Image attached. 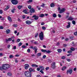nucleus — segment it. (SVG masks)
Here are the masks:
<instances>
[{
    "mask_svg": "<svg viewBox=\"0 0 77 77\" xmlns=\"http://www.w3.org/2000/svg\"><path fill=\"white\" fill-rule=\"evenodd\" d=\"M23 12H24L25 14H27V10L26 9H25V10H23Z\"/></svg>",
    "mask_w": 77,
    "mask_h": 77,
    "instance_id": "21",
    "label": "nucleus"
},
{
    "mask_svg": "<svg viewBox=\"0 0 77 77\" xmlns=\"http://www.w3.org/2000/svg\"><path fill=\"white\" fill-rule=\"evenodd\" d=\"M31 66L33 67H38V66L36 64H32Z\"/></svg>",
    "mask_w": 77,
    "mask_h": 77,
    "instance_id": "20",
    "label": "nucleus"
},
{
    "mask_svg": "<svg viewBox=\"0 0 77 77\" xmlns=\"http://www.w3.org/2000/svg\"><path fill=\"white\" fill-rule=\"evenodd\" d=\"M66 60H67V61L68 62H70V61H71V60L70 59H67Z\"/></svg>",
    "mask_w": 77,
    "mask_h": 77,
    "instance_id": "50",
    "label": "nucleus"
},
{
    "mask_svg": "<svg viewBox=\"0 0 77 77\" xmlns=\"http://www.w3.org/2000/svg\"><path fill=\"white\" fill-rule=\"evenodd\" d=\"M66 66H64L63 67H62L61 70L62 71H64V70H65L66 69Z\"/></svg>",
    "mask_w": 77,
    "mask_h": 77,
    "instance_id": "18",
    "label": "nucleus"
},
{
    "mask_svg": "<svg viewBox=\"0 0 77 77\" xmlns=\"http://www.w3.org/2000/svg\"><path fill=\"white\" fill-rule=\"evenodd\" d=\"M29 71H26L24 72L25 75L26 77H31L32 76L31 72H35V69H33L32 68H30L29 69Z\"/></svg>",
    "mask_w": 77,
    "mask_h": 77,
    "instance_id": "1",
    "label": "nucleus"
},
{
    "mask_svg": "<svg viewBox=\"0 0 77 77\" xmlns=\"http://www.w3.org/2000/svg\"><path fill=\"white\" fill-rule=\"evenodd\" d=\"M10 32H11V30L9 29H8L6 30V33L7 34H9Z\"/></svg>",
    "mask_w": 77,
    "mask_h": 77,
    "instance_id": "16",
    "label": "nucleus"
},
{
    "mask_svg": "<svg viewBox=\"0 0 77 77\" xmlns=\"http://www.w3.org/2000/svg\"><path fill=\"white\" fill-rule=\"evenodd\" d=\"M75 50V48H73V47H71L70 48V50H71V51H74V50Z\"/></svg>",
    "mask_w": 77,
    "mask_h": 77,
    "instance_id": "26",
    "label": "nucleus"
},
{
    "mask_svg": "<svg viewBox=\"0 0 77 77\" xmlns=\"http://www.w3.org/2000/svg\"><path fill=\"white\" fill-rule=\"evenodd\" d=\"M72 69H70V70H67L66 73L67 74H68L69 73V74H71L72 72Z\"/></svg>",
    "mask_w": 77,
    "mask_h": 77,
    "instance_id": "8",
    "label": "nucleus"
},
{
    "mask_svg": "<svg viewBox=\"0 0 77 77\" xmlns=\"http://www.w3.org/2000/svg\"><path fill=\"white\" fill-rule=\"evenodd\" d=\"M74 19L72 17L70 16L69 18L68 19V20H69V21H71V20H72Z\"/></svg>",
    "mask_w": 77,
    "mask_h": 77,
    "instance_id": "17",
    "label": "nucleus"
},
{
    "mask_svg": "<svg viewBox=\"0 0 77 77\" xmlns=\"http://www.w3.org/2000/svg\"><path fill=\"white\" fill-rule=\"evenodd\" d=\"M34 43L35 44H38V42L35 41Z\"/></svg>",
    "mask_w": 77,
    "mask_h": 77,
    "instance_id": "46",
    "label": "nucleus"
},
{
    "mask_svg": "<svg viewBox=\"0 0 77 77\" xmlns=\"http://www.w3.org/2000/svg\"><path fill=\"white\" fill-rule=\"evenodd\" d=\"M0 29H3V27L2 26H0Z\"/></svg>",
    "mask_w": 77,
    "mask_h": 77,
    "instance_id": "54",
    "label": "nucleus"
},
{
    "mask_svg": "<svg viewBox=\"0 0 77 77\" xmlns=\"http://www.w3.org/2000/svg\"><path fill=\"white\" fill-rule=\"evenodd\" d=\"M71 55H72V54H68L67 55V56H71Z\"/></svg>",
    "mask_w": 77,
    "mask_h": 77,
    "instance_id": "49",
    "label": "nucleus"
},
{
    "mask_svg": "<svg viewBox=\"0 0 77 77\" xmlns=\"http://www.w3.org/2000/svg\"><path fill=\"white\" fill-rule=\"evenodd\" d=\"M74 35L75 36H77V31L74 33Z\"/></svg>",
    "mask_w": 77,
    "mask_h": 77,
    "instance_id": "60",
    "label": "nucleus"
},
{
    "mask_svg": "<svg viewBox=\"0 0 77 77\" xmlns=\"http://www.w3.org/2000/svg\"><path fill=\"white\" fill-rule=\"evenodd\" d=\"M27 51L28 53H30V49H28L27 50Z\"/></svg>",
    "mask_w": 77,
    "mask_h": 77,
    "instance_id": "47",
    "label": "nucleus"
},
{
    "mask_svg": "<svg viewBox=\"0 0 77 77\" xmlns=\"http://www.w3.org/2000/svg\"><path fill=\"white\" fill-rule=\"evenodd\" d=\"M42 29H43V30H45V29H46V28H45V26H42Z\"/></svg>",
    "mask_w": 77,
    "mask_h": 77,
    "instance_id": "41",
    "label": "nucleus"
},
{
    "mask_svg": "<svg viewBox=\"0 0 77 77\" xmlns=\"http://www.w3.org/2000/svg\"><path fill=\"white\" fill-rule=\"evenodd\" d=\"M42 54L41 52L38 53L37 54V55L39 57L40 56H41Z\"/></svg>",
    "mask_w": 77,
    "mask_h": 77,
    "instance_id": "25",
    "label": "nucleus"
},
{
    "mask_svg": "<svg viewBox=\"0 0 77 77\" xmlns=\"http://www.w3.org/2000/svg\"><path fill=\"white\" fill-rule=\"evenodd\" d=\"M71 27V26H69V25H67L66 26V27L67 28H69V27Z\"/></svg>",
    "mask_w": 77,
    "mask_h": 77,
    "instance_id": "55",
    "label": "nucleus"
},
{
    "mask_svg": "<svg viewBox=\"0 0 77 77\" xmlns=\"http://www.w3.org/2000/svg\"><path fill=\"white\" fill-rule=\"evenodd\" d=\"M9 6H7V8H5L4 9V10L5 11H6V10H8V9H9Z\"/></svg>",
    "mask_w": 77,
    "mask_h": 77,
    "instance_id": "28",
    "label": "nucleus"
},
{
    "mask_svg": "<svg viewBox=\"0 0 77 77\" xmlns=\"http://www.w3.org/2000/svg\"><path fill=\"white\" fill-rule=\"evenodd\" d=\"M11 67V65L9 64H5L2 65V66L1 69V71H3V69L5 70H6L8 69H9V68Z\"/></svg>",
    "mask_w": 77,
    "mask_h": 77,
    "instance_id": "2",
    "label": "nucleus"
},
{
    "mask_svg": "<svg viewBox=\"0 0 77 77\" xmlns=\"http://www.w3.org/2000/svg\"><path fill=\"white\" fill-rule=\"evenodd\" d=\"M20 39H18L17 40V42H19L20 41Z\"/></svg>",
    "mask_w": 77,
    "mask_h": 77,
    "instance_id": "51",
    "label": "nucleus"
},
{
    "mask_svg": "<svg viewBox=\"0 0 77 77\" xmlns=\"http://www.w3.org/2000/svg\"><path fill=\"white\" fill-rule=\"evenodd\" d=\"M11 2L12 4L13 5H17V4H18V2L17 0H11Z\"/></svg>",
    "mask_w": 77,
    "mask_h": 77,
    "instance_id": "6",
    "label": "nucleus"
},
{
    "mask_svg": "<svg viewBox=\"0 0 77 77\" xmlns=\"http://www.w3.org/2000/svg\"><path fill=\"white\" fill-rule=\"evenodd\" d=\"M53 17L54 18H56L57 17V15L55 13H54L53 14Z\"/></svg>",
    "mask_w": 77,
    "mask_h": 77,
    "instance_id": "24",
    "label": "nucleus"
},
{
    "mask_svg": "<svg viewBox=\"0 0 77 77\" xmlns=\"http://www.w3.org/2000/svg\"><path fill=\"white\" fill-rule=\"evenodd\" d=\"M26 24L30 25L32 23V22L29 20H26Z\"/></svg>",
    "mask_w": 77,
    "mask_h": 77,
    "instance_id": "13",
    "label": "nucleus"
},
{
    "mask_svg": "<svg viewBox=\"0 0 77 77\" xmlns=\"http://www.w3.org/2000/svg\"><path fill=\"white\" fill-rule=\"evenodd\" d=\"M1 20H5V18L3 17H2L1 19Z\"/></svg>",
    "mask_w": 77,
    "mask_h": 77,
    "instance_id": "63",
    "label": "nucleus"
},
{
    "mask_svg": "<svg viewBox=\"0 0 77 77\" xmlns=\"http://www.w3.org/2000/svg\"><path fill=\"white\" fill-rule=\"evenodd\" d=\"M37 71H40V68H37Z\"/></svg>",
    "mask_w": 77,
    "mask_h": 77,
    "instance_id": "48",
    "label": "nucleus"
},
{
    "mask_svg": "<svg viewBox=\"0 0 77 77\" xmlns=\"http://www.w3.org/2000/svg\"><path fill=\"white\" fill-rule=\"evenodd\" d=\"M46 57H47V56H46V55H44L42 57V58L43 59H45V58Z\"/></svg>",
    "mask_w": 77,
    "mask_h": 77,
    "instance_id": "45",
    "label": "nucleus"
},
{
    "mask_svg": "<svg viewBox=\"0 0 77 77\" xmlns=\"http://www.w3.org/2000/svg\"><path fill=\"white\" fill-rule=\"evenodd\" d=\"M17 21L19 22H21V21H22V20H20V19L19 18H18V19H17Z\"/></svg>",
    "mask_w": 77,
    "mask_h": 77,
    "instance_id": "39",
    "label": "nucleus"
},
{
    "mask_svg": "<svg viewBox=\"0 0 77 77\" xmlns=\"http://www.w3.org/2000/svg\"><path fill=\"white\" fill-rule=\"evenodd\" d=\"M29 11L30 13H34L35 12V10L34 8H32Z\"/></svg>",
    "mask_w": 77,
    "mask_h": 77,
    "instance_id": "11",
    "label": "nucleus"
},
{
    "mask_svg": "<svg viewBox=\"0 0 77 77\" xmlns=\"http://www.w3.org/2000/svg\"><path fill=\"white\" fill-rule=\"evenodd\" d=\"M51 67L52 69L56 68V63L53 62L51 64Z\"/></svg>",
    "mask_w": 77,
    "mask_h": 77,
    "instance_id": "7",
    "label": "nucleus"
},
{
    "mask_svg": "<svg viewBox=\"0 0 77 77\" xmlns=\"http://www.w3.org/2000/svg\"><path fill=\"white\" fill-rule=\"evenodd\" d=\"M11 45H8L7 46V48H9V47H11Z\"/></svg>",
    "mask_w": 77,
    "mask_h": 77,
    "instance_id": "58",
    "label": "nucleus"
},
{
    "mask_svg": "<svg viewBox=\"0 0 77 77\" xmlns=\"http://www.w3.org/2000/svg\"><path fill=\"white\" fill-rule=\"evenodd\" d=\"M16 48L17 47H16V46H14V47L13 48V50H16Z\"/></svg>",
    "mask_w": 77,
    "mask_h": 77,
    "instance_id": "44",
    "label": "nucleus"
},
{
    "mask_svg": "<svg viewBox=\"0 0 77 77\" xmlns=\"http://www.w3.org/2000/svg\"><path fill=\"white\" fill-rule=\"evenodd\" d=\"M72 23L73 24H74V25H75V21L74 20H73L72 21Z\"/></svg>",
    "mask_w": 77,
    "mask_h": 77,
    "instance_id": "33",
    "label": "nucleus"
},
{
    "mask_svg": "<svg viewBox=\"0 0 77 77\" xmlns=\"http://www.w3.org/2000/svg\"><path fill=\"white\" fill-rule=\"evenodd\" d=\"M45 4L42 3V5H41V7H42V8H44L45 6Z\"/></svg>",
    "mask_w": 77,
    "mask_h": 77,
    "instance_id": "29",
    "label": "nucleus"
},
{
    "mask_svg": "<svg viewBox=\"0 0 77 77\" xmlns=\"http://www.w3.org/2000/svg\"><path fill=\"white\" fill-rule=\"evenodd\" d=\"M16 10V9H13L11 10V12H12V13H14V11H15Z\"/></svg>",
    "mask_w": 77,
    "mask_h": 77,
    "instance_id": "31",
    "label": "nucleus"
},
{
    "mask_svg": "<svg viewBox=\"0 0 77 77\" xmlns=\"http://www.w3.org/2000/svg\"><path fill=\"white\" fill-rule=\"evenodd\" d=\"M32 18H34V20H37L39 18V17L38 16H36V15H34L32 17Z\"/></svg>",
    "mask_w": 77,
    "mask_h": 77,
    "instance_id": "9",
    "label": "nucleus"
},
{
    "mask_svg": "<svg viewBox=\"0 0 77 77\" xmlns=\"http://www.w3.org/2000/svg\"><path fill=\"white\" fill-rule=\"evenodd\" d=\"M29 48H32L34 50H35V53H37V50H38V49L37 48V47L36 46H34V47L33 46H30Z\"/></svg>",
    "mask_w": 77,
    "mask_h": 77,
    "instance_id": "3",
    "label": "nucleus"
},
{
    "mask_svg": "<svg viewBox=\"0 0 77 77\" xmlns=\"http://www.w3.org/2000/svg\"><path fill=\"white\" fill-rule=\"evenodd\" d=\"M22 45H23V43H20L18 44V46L20 47Z\"/></svg>",
    "mask_w": 77,
    "mask_h": 77,
    "instance_id": "35",
    "label": "nucleus"
},
{
    "mask_svg": "<svg viewBox=\"0 0 77 77\" xmlns=\"http://www.w3.org/2000/svg\"><path fill=\"white\" fill-rule=\"evenodd\" d=\"M57 51L58 53H60V52H62V49H57Z\"/></svg>",
    "mask_w": 77,
    "mask_h": 77,
    "instance_id": "30",
    "label": "nucleus"
},
{
    "mask_svg": "<svg viewBox=\"0 0 77 77\" xmlns=\"http://www.w3.org/2000/svg\"><path fill=\"white\" fill-rule=\"evenodd\" d=\"M25 69H28V68L30 67V66L28 64H25Z\"/></svg>",
    "mask_w": 77,
    "mask_h": 77,
    "instance_id": "10",
    "label": "nucleus"
},
{
    "mask_svg": "<svg viewBox=\"0 0 77 77\" xmlns=\"http://www.w3.org/2000/svg\"><path fill=\"white\" fill-rule=\"evenodd\" d=\"M39 37L41 40H43L44 39V34H43V32H41L39 34Z\"/></svg>",
    "mask_w": 77,
    "mask_h": 77,
    "instance_id": "4",
    "label": "nucleus"
},
{
    "mask_svg": "<svg viewBox=\"0 0 77 77\" xmlns=\"http://www.w3.org/2000/svg\"><path fill=\"white\" fill-rule=\"evenodd\" d=\"M2 56H3V54L1 53H0V57H2Z\"/></svg>",
    "mask_w": 77,
    "mask_h": 77,
    "instance_id": "61",
    "label": "nucleus"
},
{
    "mask_svg": "<svg viewBox=\"0 0 77 77\" xmlns=\"http://www.w3.org/2000/svg\"><path fill=\"white\" fill-rule=\"evenodd\" d=\"M66 9L64 8H63L61 10H60V11L59 12L60 14H62L63 12H64L65 11Z\"/></svg>",
    "mask_w": 77,
    "mask_h": 77,
    "instance_id": "12",
    "label": "nucleus"
},
{
    "mask_svg": "<svg viewBox=\"0 0 77 77\" xmlns=\"http://www.w3.org/2000/svg\"><path fill=\"white\" fill-rule=\"evenodd\" d=\"M14 55H10L9 56V58H13V57H14Z\"/></svg>",
    "mask_w": 77,
    "mask_h": 77,
    "instance_id": "34",
    "label": "nucleus"
},
{
    "mask_svg": "<svg viewBox=\"0 0 77 77\" xmlns=\"http://www.w3.org/2000/svg\"><path fill=\"white\" fill-rule=\"evenodd\" d=\"M15 62L16 63H18V60H17V59H16L15 60Z\"/></svg>",
    "mask_w": 77,
    "mask_h": 77,
    "instance_id": "59",
    "label": "nucleus"
},
{
    "mask_svg": "<svg viewBox=\"0 0 77 77\" xmlns=\"http://www.w3.org/2000/svg\"><path fill=\"white\" fill-rule=\"evenodd\" d=\"M17 24H14L13 26V27H17Z\"/></svg>",
    "mask_w": 77,
    "mask_h": 77,
    "instance_id": "37",
    "label": "nucleus"
},
{
    "mask_svg": "<svg viewBox=\"0 0 77 77\" xmlns=\"http://www.w3.org/2000/svg\"><path fill=\"white\" fill-rule=\"evenodd\" d=\"M3 14V10H0V14Z\"/></svg>",
    "mask_w": 77,
    "mask_h": 77,
    "instance_id": "42",
    "label": "nucleus"
},
{
    "mask_svg": "<svg viewBox=\"0 0 77 77\" xmlns=\"http://www.w3.org/2000/svg\"><path fill=\"white\" fill-rule=\"evenodd\" d=\"M49 68L50 67H47L46 68V70H48V69H49Z\"/></svg>",
    "mask_w": 77,
    "mask_h": 77,
    "instance_id": "52",
    "label": "nucleus"
},
{
    "mask_svg": "<svg viewBox=\"0 0 77 77\" xmlns=\"http://www.w3.org/2000/svg\"><path fill=\"white\" fill-rule=\"evenodd\" d=\"M41 51L43 53H48V54H50V53H51V51H50L43 49H42Z\"/></svg>",
    "mask_w": 77,
    "mask_h": 77,
    "instance_id": "5",
    "label": "nucleus"
},
{
    "mask_svg": "<svg viewBox=\"0 0 77 77\" xmlns=\"http://www.w3.org/2000/svg\"><path fill=\"white\" fill-rule=\"evenodd\" d=\"M33 2V0H29L27 1V2L28 3H32Z\"/></svg>",
    "mask_w": 77,
    "mask_h": 77,
    "instance_id": "27",
    "label": "nucleus"
},
{
    "mask_svg": "<svg viewBox=\"0 0 77 77\" xmlns=\"http://www.w3.org/2000/svg\"><path fill=\"white\" fill-rule=\"evenodd\" d=\"M28 9H30L32 8V6L31 5H29L28 7Z\"/></svg>",
    "mask_w": 77,
    "mask_h": 77,
    "instance_id": "36",
    "label": "nucleus"
},
{
    "mask_svg": "<svg viewBox=\"0 0 77 77\" xmlns=\"http://www.w3.org/2000/svg\"><path fill=\"white\" fill-rule=\"evenodd\" d=\"M40 72H41L42 73V74H44V71H43L42 70H41L40 71Z\"/></svg>",
    "mask_w": 77,
    "mask_h": 77,
    "instance_id": "53",
    "label": "nucleus"
},
{
    "mask_svg": "<svg viewBox=\"0 0 77 77\" xmlns=\"http://www.w3.org/2000/svg\"><path fill=\"white\" fill-rule=\"evenodd\" d=\"M22 47L23 48H26V46L24 45H23L22 46Z\"/></svg>",
    "mask_w": 77,
    "mask_h": 77,
    "instance_id": "38",
    "label": "nucleus"
},
{
    "mask_svg": "<svg viewBox=\"0 0 77 77\" xmlns=\"http://www.w3.org/2000/svg\"><path fill=\"white\" fill-rule=\"evenodd\" d=\"M39 17H41V18H42V17H45L44 14H40Z\"/></svg>",
    "mask_w": 77,
    "mask_h": 77,
    "instance_id": "23",
    "label": "nucleus"
},
{
    "mask_svg": "<svg viewBox=\"0 0 77 77\" xmlns=\"http://www.w3.org/2000/svg\"><path fill=\"white\" fill-rule=\"evenodd\" d=\"M22 18L23 19H25V18H26V16H25V15H23L22 16Z\"/></svg>",
    "mask_w": 77,
    "mask_h": 77,
    "instance_id": "40",
    "label": "nucleus"
},
{
    "mask_svg": "<svg viewBox=\"0 0 77 77\" xmlns=\"http://www.w3.org/2000/svg\"><path fill=\"white\" fill-rule=\"evenodd\" d=\"M8 20H9V21H10V22H12V19H11V17L8 16Z\"/></svg>",
    "mask_w": 77,
    "mask_h": 77,
    "instance_id": "14",
    "label": "nucleus"
},
{
    "mask_svg": "<svg viewBox=\"0 0 77 77\" xmlns=\"http://www.w3.org/2000/svg\"><path fill=\"white\" fill-rule=\"evenodd\" d=\"M18 9H21L22 8H23V5L20 6V5H18L17 7Z\"/></svg>",
    "mask_w": 77,
    "mask_h": 77,
    "instance_id": "22",
    "label": "nucleus"
},
{
    "mask_svg": "<svg viewBox=\"0 0 77 77\" xmlns=\"http://www.w3.org/2000/svg\"><path fill=\"white\" fill-rule=\"evenodd\" d=\"M12 38H8V39H6V41H7V42H8V41H12Z\"/></svg>",
    "mask_w": 77,
    "mask_h": 77,
    "instance_id": "19",
    "label": "nucleus"
},
{
    "mask_svg": "<svg viewBox=\"0 0 77 77\" xmlns=\"http://www.w3.org/2000/svg\"><path fill=\"white\" fill-rule=\"evenodd\" d=\"M58 17L59 18H61V15L60 14H58Z\"/></svg>",
    "mask_w": 77,
    "mask_h": 77,
    "instance_id": "56",
    "label": "nucleus"
},
{
    "mask_svg": "<svg viewBox=\"0 0 77 77\" xmlns=\"http://www.w3.org/2000/svg\"><path fill=\"white\" fill-rule=\"evenodd\" d=\"M39 67H40V68L41 69V68H42L44 67V66H39Z\"/></svg>",
    "mask_w": 77,
    "mask_h": 77,
    "instance_id": "62",
    "label": "nucleus"
},
{
    "mask_svg": "<svg viewBox=\"0 0 77 77\" xmlns=\"http://www.w3.org/2000/svg\"><path fill=\"white\" fill-rule=\"evenodd\" d=\"M65 58H66L65 57V56H63L62 57L61 59H65Z\"/></svg>",
    "mask_w": 77,
    "mask_h": 77,
    "instance_id": "57",
    "label": "nucleus"
},
{
    "mask_svg": "<svg viewBox=\"0 0 77 77\" xmlns=\"http://www.w3.org/2000/svg\"><path fill=\"white\" fill-rule=\"evenodd\" d=\"M39 34L38 33H37L35 36V37L36 38L38 36Z\"/></svg>",
    "mask_w": 77,
    "mask_h": 77,
    "instance_id": "43",
    "label": "nucleus"
},
{
    "mask_svg": "<svg viewBox=\"0 0 77 77\" xmlns=\"http://www.w3.org/2000/svg\"><path fill=\"white\" fill-rule=\"evenodd\" d=\"M72 53V51L70 50L67 51V53Z\"/></svg>",
    "mask_w": 77,
    "mask_h": 77,
    "instance_id": "32",
    "label": "nucleus"
},
{
    "mask_svg": "<svg viewBox=\"0 0 77 77\" xmlns=\"http://www.w3.org/2000/svg\"><path fill=\"white\" fill-rule=\"evenodd\" d=\"M67 46V45L66 44H64L63 45V47H65Z\"/></svg>",
    "mask_w": 77,
    "mask_h": 77,
    "instance_id": "64",
    "label": "nucleus"
},
{
    "mask_svg": "<svg viewBox=\"0 0 77 77\" xmlns=\"http://www.w3.org/2000/svg\"><path fill=\"white\" fill-rule=\"evenodd\" d=\"M55 6V5L54 3H52L50 4V6L51 8H54Z\"/></svg>",
    "mask_w": 77,
    "mask_h": 77,
    "instance_id": "15",
    "label": "nucleus"
}]
</instances>
